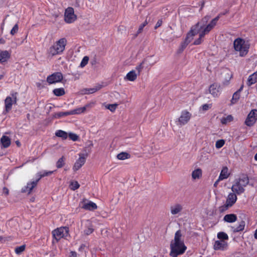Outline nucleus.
I'll list each match as a JSON object with an SVG mask.
<instances>
[{
  "label": "nucleus",
  "instance_id": "obj_1",
  "mask_svg": "<svg viewBox=\"0 0 257 257\" xmlns=\"http://www.w3.org/2000/svg\"><path fill=\"white\" fill-rule=\"evenodd\" d=\"M219 18V16L215 17L211 22L207 24L210 19L209 16H205L198 22L196 25L193 26L188 33L185 41L188 44L193 39V37L199 34V38L195 40L193 44L195 45L200 44L203 41L204 36L208 34L216 25Z\"/></svg>",
  "mask_w": 257,
  "mask_h": 257
},
{
  "label": "nucleus",
  "instance_id": "obj_2",
  "mask_svg": "<svg viewBox=\"0 0 257 257\" xmlns=\"http://www.w3.org/2000/svg\"><path fill=\"white\" fill-rule=\"evenodd\" d=\"M170 255L172 257H177L183 254L186 250L187 247L182 239V234L180 230L175 232L174 238L170 243Z\"/></svg>",
  "mask_w": 257,
  "mask_h": 257
},
{
  "label": "nucleus",
  "instance_id": "obj_3",
  "mask_svg": "<svg viewBox=\"0 0 257 257\" xmlns=\"http://www.w3.org/2000/svg\"><path fill=\"white\" fill-rule=\"evenodd\" d=\"M250 44L249 42L241 38L235 39L233 42V48L240 57L245 56L249 51Z\"/></svg>",
  "mask_w": 257,
  "mask_h": 257
},
{
  "label": "nucleus",
  "instance_id": "obj_4",
  "mask_svg": "<svg viewBox=\"0 0 257 257\" xmlns=\"http://www.w3.org/2000/svg\"><path fill=\"white\" fill-rule=\"evenodd\" d=\"M67 42L65 38H62L56 41L48 49V55L52 57L61 54L65 50Z\"/></svg>",
  "mask_w": 257,
  "mask_h": 257
},
{
  "label": "nucleus",
  "instance_id": "obj_5",
  "mask_svg": "<svg viewBox=\"0 0 257 257\" xmlns=\"http://www.w3.org/2000/svg\"><path fill=\"white\" fill-rule=\"evenodd\" d=\"M248 183V177L246 175H242L234 180L231 188V190L237 195H240L244 192V187Z\"/></svg>",
  "mask_w": 257,
  "mask_h": 257
},
{
  "label": "nucleus",
  "instance_id": "obj_6",
  "mask_svg": "<svg viewBox=\"0 0 257 257\" xmlns=\"http://www.w3.org/2000/svg\"><path fill=\"white\" fill-rule=\"evenodd\" d=\"M69 228L67 227H60L54 229L52 233L53 238L58 242L61 238H65L69 236Z\"/></svg>",
  "mask_w": 257,
  "mask_h": 257
},
{
  "label": "nucleus",
  "instance_id": "obj_7",
  "mask_svg": "<svg viewBox=\"0 0 257 257\" xmlns=\"http://www.w3.org/2000/svg\"><path fill=\"white\" fill-rule=\"evenodd\" d=\"M192 117V114L188 111L185 110L181 111L180 116L176 120V124L182 126L188 123Z\"/></svg>",
  "mask_w": 257,
  "mask_h": 257
},
{
  "label": "nucleus",
  "instance_id": "obj_8",
  "mask_svg": "<svg viewBox=\"0 0 257 257\" xmlns=\"http://www.w3.org/2000/svg\"><path fill=\"white\" fill-rule=\"evenodd\" d=\"M77 19V16L74 14L73 8L68 7L65 10L64 21L67 24H71Z\"/></svg>",
  "mask_w": 257,
  "mask_h": 257
},
{
  "label": "nucleus",
  "instance_id": "obj_9",
  "mask_svg": "<svg viewBox=\"0 0 257 257\" xmlns=\"http://www.w3.org/2000/svg\"><path fill=\"white\" fill-rule=\"evenodd\" d=\"M257 120V109L251 110L248 113L245 121V124L248 126H252Z\"/></svg>",
  "mask_w": 257,
  "mask_h": 257
},
{
  "label": "nucleus",
  "instance_id": "obj_10",
  "mask_svg": "<svg viewBox=\"0 0 257 257\" xmlns=\"http://www.w3.org/2000/svg\"><path fill=\"white\" fill-rule=\"evenodd\" d=\"M12 97L8 96L5 101V109L7 112L9 111L12 107L13 104L17 102V93H13Z\"/></svg>",
  "mask_w": 257,
  "mask_h": 257
},
{
  "label": "nucleus",
  "instance_id": "obj_11",
  "mask_svg": "<svg viewBox=\"0 0 257 257\" xmlns=\"http://www.w3.org/2000/svg\"><path fill=\"white\" fill-rule=\"evenodd\" d=\"M63 77L61 72H55L47 77V81L50 84L56 83L61 81Z\"/></svg>",
  "mask_w": 257,
  "mask_h": 257
},
{
  "label": "nucleus",
  "instance_id": "obj_12",
  "mask_svg": "<svg viewBox=\"0 0 257 257\" xmlns=\"http://www.w3.org/2000/svg\"><path fill=\"white\" fill-rule=\"evenodd\" d=\"M183 210V205L180 203H175L170 206V213L172 215H181Z\"/></svg>",
  "mask_w": 257,
  "mask_h": 257
},
{
  "label": "nucleus",
  "instance_id": "obj_13",
  "mask_svg": "<svg viewBox=\"0 0 257 257\" xmlns=\"http://www.w3.org/2000/svg\"><path fill=\"white\" fill-rule=\"evenodd\" d=\"M208 91L214 97H218L221 93L220 86L216 83L211 84L209 87Z\"/></svg>",
  "mask_w": 257,
  "mask_h": 257
},
{
  "label": "nucleus",
  "instance_id": "obj_14",
  "mask_svg": "<svg viewBox=\"0 0 257 257\" xmlns=\"http://www.w3.org/2000/svg\"><path fill=\"white\" fill-rule=\"evenodd\" d=\"M228 247V243L225 240H216L214 242L213 248L215 250H224Z\"/></svg>",
  "mask_w": 257,
  "mask_h": 257
},
{
  "label": "nucleus",
  "instance_id": "obj_15",
  "mask_svg": "<svg viewBox=\"0 0 257 257\" xmlns=\"http://www.w3.org/2000/svg\"><path fill=\"white\" fill-rule=\"evenodd\" d=\"M79 156V158L75 163L73 168L74 171L79 170L84 165L86 161V158L83 154H80Z\"/></svg>",
  "mask_w": 257,
  "mask_h": 257
},
{
  "label": "nucleus",
  "instance_id": "obj_16",
  "mask_svg": "<svg viewBox=\"0 0 257 257\" xmlns=\"http://www.w3.org/2000/svg\"><path fill=\"white\" fill-rule=\"evenodd\" d=\"M236 195L237 194L233 192L228 194L225 202L227 206L231 207L236 202L237 199Z\"/></svg>",
  "mask_w": 257,
  "mask_h": 257
},
{
  "label": "nucleus",
  "instance_id": "obj_17",
  "mask_svg": "<svg viewBox=\"0 0 257 257\" xmlns=\"http://www.w3.org/2000/svg\"><path fill=\"white\" fill-rule=\"evenodd\" d=\"M81 204V208L85 210L91 211L95 210L97 208V205L92 201L84 202Z\"/></svg>",
  "mask_w": 257,
  "mask_h": 257
},
{
  "label": "nucleus",
  "instance_id": "obj_18",
  "mask_svg": "<svg viewBox=\"0 0 257 257\" xmlns=\"http://www.w3.org/2000/svg\"><path fill=\"white\" fill-rule=\"evenodd\" d=\"M85 228L84 229L83 232L85 235H88L92 233L93 231V226L90 221L87 220L85 223Z\"/></svg>",
  "mask_w": 257,
  "mask_h": 257
},
{
  "label": "nucleus",
  "instance_id": "obj_19",
  "mask_svg": "<svg viewBox=\"0 0 257 257\" xmlns=\"http://www.w3.org/2000/svg\"><path fill=\"white\" fill-rule=\"evenodd\" d=\"M230 175L228 168L227 167H223L219 176V180H223L227 179Z\"/></svg>",
  "mask_w": 257,
  "mask_h": 257
},
{
  "label": "nucleus",
  "instance_id": "obj_20",
  "mask_svg": "<svg viewBox=\"0 0 257 257\" xmlns=\"http://www.w3.org/2000/svg\"><path fill=\"white\" fill-rule=\"evenodd\" d=\"M202 171L200 168H196L191 173L192 179L193 180H198L202 177Z\"/></svg>",
  "mask_w": 257,
  "mask_h": 257
},
{
  "label": "nucleus",
  "instance_id": "obj_21",
  "mask_svg": "<svg viewBox=\"0 0 257 257\" xmlns=\"http://www.w3.org/2000/svg\"><path fill=\"white\" fill-rule=\"evenodd\" d=\"M237 216L234 214H228L223 217V221L227 223H233L237 220Z\"/></svg>",
  "mask_w": 257,
  "mask_h": 257
},
{
  "label": "nucleus",
  "instance_id": "obj_22",
  "mask_svg": "<svg viewBox=\"0 0 257 257\" xmlns=\"http://www.w3.org/2000/svg\"><path fill=\"white\" fill-rule=\"evenodd\" d=\"M38 181H39L36 179V180L28 183L26 187V189L23 190V191L28 192L29 194L30 193L32 192L33 189L36 186Z\"/></svg>",
  "mask_w": 257,
  "mask_h": 257
},
{
  "label": "nucleus",
  "instance_id": "obj_23",
  "mask_svg": "<svg viewBox=\"0 0 257 257\" xmlns=\"http://www.w3.org/2000/svg\"><path fill=\"white\" fill-rule=\"evenodd\" d=\"M10 57V53L8 51L0 50V63L6 62Z\"/></svg>",
  "mask_w": 257,
  "mask_h": 257
},
{
  "label": "nucleus",
  "instance_id": "obj_24",
  "mask_svg": "<svg viewBox=\"0 0 257 257\" xmlns=\"http://www.w3.org/2000/svg\"><path fill=\"white\" fill-rule=\"evenodd\" d=\"M138 75H139L135 70H132L127 73L124 79L130 81H134L137 79Z\"/></svg>",
  "mask_w": 257,
  "mask_h": 257
},
{
  "label": "nucleus",
  "instance_id": "obj_25",
  "mask_svg": "<svg viewBox=\"0 0 257 257\" xmlns=\"http://www.w3.org/2000/svg\"><path fill=\"white\" fill-rule=\"evenodd\" d=\"M255 83H257V71L250 75L247 81V84L249 86Z\"/></svg>",
  "mask_w": 257,
  "mask_h": 257
},
{
  "label": "nucleus",
  "instance_id": "obj_26",
  "mask_svg": "<svg viewBox=\"0 0 257 257\" xmlns=\"http://www.w3.org/2000/svg\"><path fill=\"white\" fill-rule=\"evenodd\" d=\"M100 86H96L91 88H85L81 90V93L83 94H92L100 89Z\"/></svg>",
  "mask_w": 257,
  "mask_h": 257
},
{
  "label": "nucleus",
  "instance_id": "obj_27",
  "mask_svg": "<svg viewBox=\"0 0 257 257\" xmlns=\"http://www.w3.org/2000/svg\"><path fill=\"white\" fill-rule=\"evenodd\" d=\"M1 143L4 148H8L11 144V140L9 137L3 136L1 140Z\"/></svg>",
  "mask_w": 257,
  "mask_h": 257
},
{
  "label": "nucleus",
  "instance_id": "obj_28",
  "mask_svg": "<svg viewBox=\"0 0 257 257\" xmlns=\"http://www.w3.org/2000/svg\"><path fill=\"white\" fill-rule=\"evenodd\" d=\"M245 223L244 221H241L239 222V225L236 227H232V230L234 232H237L242 231L245 227Z\"/></svg>",
  "mask_w": 257,
  "mask_h": 257
},
{
  "label": "nucleus",
  "instance_id": "obj_29",
  "mask_svg": "<svg viewBox=\"0 0 257 257\" xmlns=\"http://www.w3.org/2000/svg\"><path fill=\"white\" fill-rule=\"evenodd\" d=\"M53 173V171H43L38 173L36 175L37 179L39 181L40 179L45 176H47L51 175Z\"/></svg>",
  "mask_w": 257,
  "mask_h": 257
},
{
  "label": "nucleus",
  "instance_id": "obj_30",
  "mask_svg": "<svg viewBox=\"0 0 257 257\" xmlns=\"http://www.w3.org/2000/svg\"><path fill=\"white\" fill-rule=\"evenodd\" d=\"M233 120V117L231 115H228L222 117L220 119V122L223 124H226Z\"/></svg>",
  "mask_w": 257,
  "mask_h": 257
},
{
  "label": "nucleus",
  "instance_id": "obj_31",
  "mask_svg": "<svg viewBox=\"0 0 257 257\" xmlns=\"http://www.w3.org/2000/svg\"><path fill=\"white\" fill-rule=\"evenodd\" d=\"M55 135L62 138L63 139H66L68 137L67 133L62 130H58L55 132Z\"/></svg>",
  "mask_w": 257,
  "mask_h": 257
},
{
  "label": "nucleus",
  "instance_id": "obj_32",
  "mask_svg": "<svg viewBox=\"0 0 257 257\" xmlns=\"http://www.w3.org/2000/svg\"><path fill=\"white\" fill-rule=\"evenodd\" d=\"M88 106V105H86L85 106H83V107H79V108H78L77 109L71 110V113H72V114H80L81 113L84 112L86 110V107Z\"/></svg>",
  "mask_w": 257,
  "mask_h": 257
},
{
  "label": "nucleus",
  "instance_id": "obj_33",
  "mask_svg": "<svg viewBox=\"0 0 257 257\" xmlns=\"http://www.w3.org/2000/svg\"><path fill=\"white\" fill-rule=\"evenodd\" d=\"M53 93L57 96H62L65 94V90L63 88H59L54 89L53 91Z\"/></svg>",
  "mask_w": 257,
  "mask_h": 257
},
{
  "label": "nucleus",
  "instance_id": "obj_34",
  "mask_svg": "<svg viewBox=\"0 0 257 257\" xmlns=\"http://www.w3.org/2000/svg\"><path fill=\"white\" fill-rule=\"evenodd\" d=\"M130 157V155L125 152H121L117 155V158L120 160H124L128 159Z\"/></svg>",
  "mask_w": 257,
  "mask_h": 257
},
{
  "label": "nucleus",
  "instance_id": "obj_35",
  "mask_svg": "<svg viewBox=\"0 0 257 257\" xmlns=\"http://www.w3.org/2000/svg\"><path fill=\"white\" fill-rule=\"evenodd\" d=\"M240 96V93H239L238 92H234L231 100V103L232 104L236 103L239 100Z\"/></svg>",
  "mask_w": 257,
  "mask_h": 257
},
{
  "label": "nucleus",
  "instance_id": "obj_36",
  "mask_svg": "<svg viewBox=\"0 0 257 257\" xmlns=\"http://www.w3.org/2000/svg\"><path fill=\"white\" fill-rule=\"evenodd\" d=\"M217 237L218 238L221 239V240H227L228 239V235L224 232H219L217 233Z\"/></svg>",
  "mask_w": 257,
  "mask_h": 257
},
{
  "label": "nucleus",
  "instance_id": "obj_37",
  "mask_svg": "<svg viewBox=\"0 0 257 257\" xmlns=\"http://www.w3.org/2000/svg\"><path fill=\"white\" fill-rule=\"evenodd\" d=\"M80 187L79 184L77 181H72L70 184V188L72 190H75L78 189Z\"/></svg>",
  "mask_w": 257,
  "mask_h": 257
},
{
  "label": "nucleus",
  "instance_id": "obj_38",
  "mask_svg": "<svg viewBox=\"0 0 257 257\" xmlns=\"http://www.w3.org/2000/svg\"><path fill=\"white\" fill-rule=\"evenodd\" d=\"M212 107V104H203L200 108L199 111L204 112L206 111L209 109H210Z\"/></svg>",
  "mask_w": 257,
  "mask_h": 257
},
{
  "label": "nucleus",
  "instance_id": "obj_39",
  "mask_svg": "<svg viewBox=\"0 0 257 257\" xmlns=\"http://www.w3.org/2000/svg\"><path fill=\"white\" fill-rule=\"evenodd\" d=\"M25 248L26 245H22L21 246L16 247L15 248V251L16 254H20L25 250Z\"/></svg>",
  "mask_w": 257,
  "mask_h": 257
},
{
  "label": "nucleus",
  "instance_id": "obj_40",
  "mask_svg": "<svg viewBox=\"0 0 257 257\" xmlns=\"http://www.w3.org/2000/svg\"><path fill=\"white\" fill-rule=\"evenodd\" d=\"M69 115H72L71 111L58 112L55 114V116L57 117H61Z\"/></svg>",
  "mask_w": 257,
  "mask_h": 257
},
{
  "label": "nucleus",
  "instance_id": "obj_41",
  "mask_svg": "<svg viewBox=\"0 0 257 257\" xmlns=\"http://www.w3.org/2000/svg\"><path fill=\"white\" fill-rule=\"evenodd\" d=\"M89 59L88 56H84L80 63V67L81 68H83L84 67H85L87 64Z\"/></svg>",
  "mask_w": 257,
  "mask_h": 257
},
{
  "label": "nucleus",
  "instance_id": "obj_42",
  "mask_svg": "<svg viewBox=\"0 0 257 257\" xmlns=\"http://www.w3.org/2000/svg\"><path fill=\"white\" fill-rule=\"evenodd\" d=\"M65 158L64 157L60 158L56 163V166L58 168H62L64 165Z\"/></svg>",
  "mask_w": 257,
  "mask_h": 257
},
{
  "label": "nucleus",
  "instance_id": "obj_43",
  "mask_svg": "<svg viewBox=\"0 0 257 257\" xmlns=\"http://www.w3.org/2000/svg\"><path fill=\"white\" fill-rule=\"evenodd\" d=\"M117 104H108L105 106V107L109 109L111 112H114L116 107H117Z\"/></svg>",
  "mask_w": 257,
  "mask_h": 257
},
{
  "label": "nucleus",
  "instance_id": "obj_44",
  "mask_svg": "<svg viewBox=\"0 0 257 257\" xmlns=\"http://www.w3.org/2000/svg\"><path fill=\"white\" fill-rule=\"evenodd\" d=\"M225 144V141L223 140H219L216 141L215 143V147L217 149H220Z\"/></svg>",
  "mask_w": 257,
  "mask_h": 257
},
{
  "label": "nucleus",
  "instance_id": "obj_45",
  "mask_svg": "<svg viewBox=\"0 0 257 257\" xmlns=\"http://www.w3.org/2000/svg\"><path fill=\"white\" fill-rule=\"evenodd\" d=\"M148 23L147 20H146L145 21L139 26L137 32L138 34L141 33L143 31L144 28L148 24Z\"/></svg>",
  "mask_w": 257,
  "mask_h": 257
},
{
  "label": "nucleus",
  "instance_id": "obj_46",
  "mask_svg": "<svg viewBox=\"0 0 257 257\" xmlns=\"http://www.w3.org/2000/svg\"><path fill=\"white\" fill-rule=\"evenodd\" d=\"M144 61H143L141 63H140L139 65L137 66L136 67V70L137 71V74L139 75L140 74V72H141L143 68V64L144 63Z\"/></svg>",
  "mask_w": 257,
  "mask_h": 257
},
{
  "label": "nucleus",
  "instance_id": "obj_47",
  "mask_svg": "<svg viewBox=\"0 0 257 257\" xmlns=\"http://www.w3.org/2000/svg\"><path fill=\"white\" fill-rule=\"evenodd\" d=\"M18 29H19L18 25V24H16L13 27L12 29L11 30V34L12 35H15V34H16L18 32Z\"/></svg>",
  "mask_w": 257,
  "mask_h": 257
},
{
  "label": "nucleus",
  "instance_id": "obj_48",
  "mask_svg": "<svg viewBox=\"0 0 257 257\" xmlns=\"http://www.w3.org/2000/svg\"><path fill=\"white\" fill-rule=\"evenodd\" d=\"M229 207H230L227 206V204L225 203L224 205L219 207V210L220 212H223L227 210Z\"/></svg>",
  "mask_w": 257,
  "mask_h": 257
},
{
  "label": "nucleus",
  "instance_id": "obj_49",
  "mask_svg": "<svg viewBox=\"0 0 257 257\" xmlns=\"http://www.w3.org/2000/svg\"><path fill=\"white\" fill-rule=\"evenodd\" d=\"M87 246L85 244H82L79 247L78 250L79 252H81L82 253H83V252H85L86 249H87Z\"/></svg>",
  "mask_w": 257,
  "mask_h": 257
},
{
  "label": "nucleus",
  "instance_id": "obj_50",
  "mask_svg": "<svg viewBox=\"0 0 257 257\" xmlns=\"http://www.w3.org/2000/svg\"><path fill=\"white\" fill-rule=\"evenodd\" d=\"M69 137L72 140H73L74 141H76L78 138V136L76 134H73V133L69 134Z\"/></svg>",
  "mask_w": 257,
  "mask_h": 257
},
{
  "label": "nucleus",
  "instance_id": "obj_51",
  "mask_svg": "<svg viewBox=\"0 0 257 257\" xmlns=\"http://www.w3.org/2000/svg\"><path fill=\"white\" fill-rule=\"evenodd\" d=\"M228 76V80H226L223 82V84L224 85H227L229 83V80L231 79L232 75L229 73H227Z\"/></svg>",
  "mask_w": 257,
  "mask_h": 257
},
{
  "label": "nucleus",
  "instance_id": "obj_52",
  "mask_svg": "<svg viewBox=\"0 0 257 257\" xmlns=\"http://www.w3.org/2000/svg\"><path fill=\"white\" fill-rule=\"evenodd\" d=\"M162 23H163V22L161 19L159 20L155 26V29H157V28L160 27L162 25Z\"/></svg>",
  "mask_w": 257,
  "mask_h": 257
},
{
  "label": "nucleus",
  "instance_id": "obj_53",
  "mask_svg": "<svg viewBox=\"0 0 257 257\" xmlns=\"http://www.w3.org/2000/svg\"><path fill=\"white\" fill-rule=\"evenodd\" d=\"M71 257H77V253L75 251H71L70 252Z\"/></svg>",
  "mask_w": 257,
  "mask_h": 257
},
{
  "label": "nucleus",
  "instance_id": "obj_54",
  "mask_svg": "<svg viewBox=\"0 0 257 257\" xmlns=\"http://www.w3.org/2000/svg\"><path fill=\"white\" fill-rule=\"evenodd\" d=\"M3 193L6 195H8L9 194V190L7 188H4Z\"/></svg>",
  "mask_w": 257,
  "mask_h": 257
},
{
  "label": "nucleus",
  "instance_id": "obj_55",
  "mask_svg": "<svg viewBox=\"0 0 257 257\" xmlns=\"http://www.w3.org/2000/svg\"><path fill=\"white\" fill-rule=\"evenodd\" d=\"M221 180H219V178H218V179L215 182L214 184V187H217L218 183L219 181H220Z\"/></svg>",
  "mask_w": 257,
  "mask_h": 257
},
{
  "label": "nucleus",
  "instance_id": "obj_56",
  "mask_svg": "<svg viewBox=\"0 0 257 257\" xmlns=\"http://www.w3.org/2000/svg\"><path fill=\"white\" fill-rule=\"evenodd\" d=\"M243 87V85H242L240 88L236 91L238 92L239 93H240V92L242 90Z\"/></svg>",
  "mask_w": 257,
  "mask_h": 257
},
{
  "label": "nucleus",
  "instance_id": "obj_57",
  "mask_svg": "<svg viewBox=\"0 0 257 257\" xmlns=\"http://www.w3.org/2000/svg\"><path fill=\"white\" fill-rule=\"evenodd\" d=\"M254 237L256 239H257V229L255 230Z\"/></svg>",
  "mask_w": 257,
  "mask_h": 257
},
{
  "label": "nucleus",
  "instance_id": "obj_58",
  "mask_svg": "<svg viewBox=\"0 0 257 257\" xmlns=\"http://www.w3.org/2000/svg\"><path fill=\"white\" fill-rule=\"evenodd\" d=\"M201 9H202V8H203V6H204V2H201Z\"/></svg>",
  "mask_w": 257,
  "mask_h": 257
},
{
  "label": "nucleus",
  "instance_id": "obj_59",
  "mask_svg": "<svg viewBox=\"0 0 257 257\" xmlns=\"http://www.w3.org/2000/svg\"><path fill=\"white\" fill-rule=\"evenodd\" d=\"M16 144H17V145L18 146H20V145H21V144H20V143L19 141H17V142H16Z\"/></svg>",
  "mask_w": 257,
  "mask_h": 257
},
{
  "label": "nucleus",
  "instance_id": "obj_60",
  "mask_svg": "<svg viewBox=\"0 0 257 257\" xmlns=\"http://www.w3.org/2000/svg\"><path fill=\"white\" fill-rule=\"evenodd\" d=\"M3 237L0 236V242H1L3 241Z\"/></svg>",
  "mask_w": 257,
  "mask_h": 257
},
{
  "label": "nucleus",
  "instance_id": "obj_61",
  "mask_svg": "<svg viewBox=\"0 0 257 257\" xmlns=\"http://www.w3.org/2000/svg\"><path fill=\"white\" fill-rule=\"evenodd\" d=\"M254 159L255 161H257V153L254 156Z\"/></svg>",
  "mask_w": 257,
  "mask_h": 257
},
{
  "label": "nucleus",
  "instance_id": "obj_62",
  "mask_svg": "<svg viewBox=\"0 0 257 257\" xmlns=\"http://www.w3.org/2000/svg\"><path fill=\"white\" fill-rule=\"evenodd\" d=\"M3 76L2 75H0V79L2 78Z\"/></svg>",
  "mask_w": 257,
  "mask_h": 257
}]
</instances>
